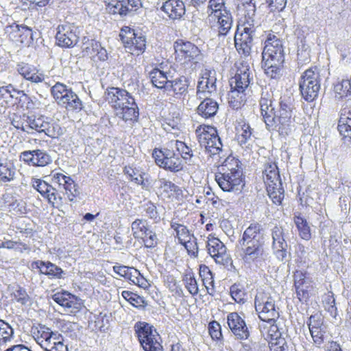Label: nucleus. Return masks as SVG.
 <instances>
[{
  "mask_svg": "<svg viewBox=\"0 0 351 351\" xmlns=\"http://www.w3.org/2000/svg\"><path fill=\"white\" fill-rule=\"evenodd\" d=\"M294 99L289 96L280 97L279 110L276 112L272 101L265 97L260 100V108L266 127L269 130L277 131L280 136H286L293 130L295 119Z\"/></svg>",
  "mask_w": 351,
  "mask_h": 351,
  "instance_id": "f257e3e1",
  "label": "nucleus"
},
{
  "mask_svg": "<svg viewBox=\"0 0 351 351\" xmlns=\"http://www.w3.org/2000/svg\"><path fill=\"white\" fill-rule=\"evenodd\" d=\"M262 58L266 75L272 79L280 78L285 62L282 41L275 35H269L265 42Z\"/></svg>",
  "mask_w": 351,
  "mask_h": 351,
  "instance_id": "f03ea898",
  "label": "nucleus"
},
{
  "mask_svg": "<svg viewBox=\"0 0 351 351\" xmlns=\"http://www.w3.org/2000/svg\"><path fill=\"white\" fill-rule=\"evenodd\" d=\"M105 98L117 111V114L125 122L135 121L138 119V106L127 90L117 87L108 88L105 93Z\"/></svg>",
  "mask_w": 351,
  "mask_h": 351,
  "instance_id": "7ed1b4c3",
  "label": "nucleus"
},
{
  "mask_svg": "<svg viewBox=\"0 0 351 351\" xmlns=\"http://www.w3.org/2000/svg\"><path fill=\"white\" fill-rule=\"evenodd\" d=\"M254 306L261 320L275 325L274 322L279 317L278 308L275 300L268 293L258 291L255 296Z\"/></svg>",
  "mask_w": 351,
  "mask_h": 351,
  "instance_id": "20e7f679",
  "label": "nucleus"
},
{
  "mask_svg": "<svg viewBox=\"0 0 351 351\" xmlns=\"http://www.w3.org/2000/svg\"><path fill=\"white\" fill-rule=\"evenodd\" d=\"M263 178L267 185L268 195L274 204H281L284 198V189L279 171L275 163H268L263 171Z\"/></svg>",
  "mask_w": 351,
  "mask_h": 351,
  "instance_id": "39448f33",
  "label": "nucleus"
},
{
  "mask_svg": "<svg viewBox=\"0 0 351 351\" xmlns=\"http://www.w3.org/2000/svg\"><path fill=\"white\" fill-rule=\"evenodd\" d=\"M135 333L145 351H162L160 337L153 326L146 322H138L134 325Z\"/></svg>",
  "mask_w": 351,
  "mask_h": 351,
  "instance_id": "423d86ee",
  "label": "nucleus"
},
{
  "mask_svg": "<svg viewBox=\"0 0 351 351\" xmlns=\"http://www.w3.org/2000/svg\"><path fill=\"white\" fill-rule=\"evenodd\" d=\"M51 93L58 105L68 110H80L83 104L77 95L62 83H56L51 88Z\"/></svg>",
  "mask_w": 351,
  "mask_h": 351,
  "instance_id": "0eeeda50",
  "label": "nucleus"
},
{
  "mask_svg": "<svg viewBox=\"0 0 351 351\" xmlns=\"http://www.w3.org/2000/svg\"><path fill=\"white\" fill-rule=\"evenodd\" d=\"M299 88L304 99L308 102L314 101L320 90V75L313 69L306 70L301 75Z\"/></svg>",
  "mask_w": 351,
  "mask_h": 351,
  "instance_id": "6e6552de",
  "label": "nucleus"
},
{
  "mask_svg": "<svg viewBox=\"0 0 351 351\" xmlns=\"http://www.w3.org/2000/svg\"><path fill=\"white\" fill-rule=\"evenodd\" d=\"M153 157L160 167L172 172H178L182 169V160L169 147L164 149H154Z\"/></svg>",
  "mask_w": 351,
  "mask_h": 351,
  "instance_id": "1a4fd4ad",
  "label": "nucleus"
},
{
  "mask_svg": "<svg viewBox=\"0 0 351 351\" xmlns=\"http://www.w3.org/2000/svg\"><path fill=\"white\" fill-rule=\"evenodd\" d=\"M80 29L73 23L65 22L57 27L56 43L65 48L74 47L79 40Z\"/></svg>",
  "mask_w": 351,
  "mask_h": 351,
  "instance_id": "9d476101",
  "label": "nucleus"
},
{
  "mask_svg": "<svg viewBox=\"0 0 351 351\" xmlns=\"http://www.w3.org/2000/svg\"><path fill=\"white\" fill-rule=\"evenodd\" d=\"M271 250L275 257L281 262L288 261L291 253L288 251V244L285 240V229L281 226H274L271 229Z\"/></svg>",
  "mask_w": 351,
  "mask_h": 351,
  "instance_id": "9b49d317",
  "label": "nucleus"
},
{
  "mask_svg": "<svg viewBox=\"0 0 351 351\" xmlns=\"http://www.w3.org/2000/svg\"><path fill=\"white\" fill-rule=\"evenodd\" d=\"M252 79V72L250 64L247 62L243 61L237 66L234 76L229 80L230 88H240L245 90Z\"/></svg>",
  "mask_w": 351,
  "mask_h": 351,
  "instance_id": "f8f14e48",
  "label": "nucleus"
},
{
  "mask_svg": "<svg viewBox=\"0 0 351 351\" xmlns=\"http://www.w3.org/2000/svg\"><path fill=\"white\" fill-rule=\"evenodd\" d=\"M52 299L70 314H76L82 306V300L67 291L58 292L52 295Z\"/></svg>",
  "mask_w": 351,
  "mask_h": 351,
  "instance_id": "ddd939ff",
  "label": "nucleus"
},
{
  "mask_svg": "<svg viewBox=\"0 0 351 351\" xmlns=\"http://www.w3.org/2000/svg\"><path fill=\"white\" fill-rule=\"evenodd\" d=\"M306 324L314 343L317 347L320 348L324 342L326 332V326L324 324L322 315L319 314L311 315Z\"/></svg>",
  "mask_w": 351,
  "mask_h": 351,
  "instance_id": "4468645a",
  "label": "nucleus"
},
{
  "mask_svg": "<svg viewBox=\"0 0 351 351\" xmlns=\"http://www.w3.org/2000/svg\"><path fill=\"white\" fill-rule=\"evenodd\" d=\"M199 141L205 146L210 156L219 153V136L216 128L207 126L206 130L199 136Z\"/></svg>",
  "mask_w": 351,
  "mask_h": 351,
  "instance_id": "2eb2a0df",
  "label": "nucleus"
},
{
  "mask_svg": "<svg viewBox=\"0 0 351 351\" xmlns=\"http://www.w3.org/2000/svg\"><path fill=\"white\" fill-rule=\"evenodd\" d=\"M173 47L177 56L184 58V62H196L200 56V50L189 41L178 40L174 43Z\"/></svg>",
  "mask_w": 351,
  "mask_h": 351,
  "instance_id": "dca6fc26",
  "label": "nucleus"
},
{
  "mask_svg": "<svg viewBox=\"0 0 351 351\" xmlns=\"http://www.w3.org/2000/svg\"><path fill=\"white\" fill-rule=\"evenodd\" d=\"M227 323L231 330L238 339H247L250 332L244 320L237 313H230L227 316Z\"/></svg>",
  "mask_w": 351,
  "mask_h": 351,
  "instance_id": "f3484780",
  "label": "nucleus"
},
{
  "mask_svg": "<svg viewBox=\"0 0 351 351\" xmlns=\"http://www.w3.org/2000/svg\"><path fill=\"white\" fill-rule=\"evenodd\" d=\"M15 69L25 80L32 83L38 84L45 79L44 73L33 64L20 62L16 64Z\"/></svg>",
  "mask_w": 351,
  "mask_h": 351,
  "instance_id": "a211bd4d",
  "label": "nucleus"
},
{
  "mask_svg": "<svg viewBox=\"0 0 351 351\" xmlns=\"http://www.w3.org/2000/svg\"><path fill=\"white\" fill-rule=\"evenodd\" d=\"M242 176V171L227 173L221 172V189L226 192L241 191L244 186Z\"/></svg>",
  "mask_w": 351,
  "mask_h": 351,
  "instance_id": "6ab92c4d",
  "label": "nucleus"
},
{
  "mask_svg": "<svg viewBox=\"0 0 351 351\" xmlns=\"http://www.w3.org/2000/svg\"><path fill=\"white\" fill-rule=\"evenodd\" d=\"M139 0H112L106 4V10L111 14L126 16L130 12L138 6Z\"/></svg>",
  "mask_w": 351,
  "mask_h": 351,
  "instance_id": "aec40b11",
  "label": "nucleus"
},
{
  "mask_svg": "<svg viewBox=\"0 0 351 351\" xmlns=\"http://www.w3.org/2000/svg\"><path fill=\"white\" fill-rule=\"evenodd\" d=\"M236 138L240 146L242 147H249L253 142V129L250 127L249 123H245L244 121H241L237 123L236 127Z\"/></svg>",
  "mask_w": 351,
  "mask_h": 351,
  "instance_id": "412c9836",
  "label": "nucleus"
},
{
  "mask_svg": "<svg viewBox=\"0 0 351 351\" xmlns=\"http://www.w3.org/2000/svg\"><path fill=\"white\" fill-rule=\"evenodd\" d=\"M246 241L239 240V243L246 257L250 260H256L260 258L263 254V246L260 240Z\"/></svg>",
  "mask_w": 351,
  "mask_h": 351,
  "instance_id": "4be33fe9",
  "label": "nucleus"
},
{
  "mask_svg": "<svg viewBox=\"0 0 351 351\" xmlns=\"http://www.w3.org/2000/svg\"><path fill=\"white\" fill-rule=\"evenodd\" d=\"M33 268L39 269L40 274L48 276L50 278H62L64 274V271L55 264L51 262L43 261H34L32 263Z\"/></svg>",
  "mask_w": 351,
  "mask_h": 351,
  "instance_id": "5701e85b",
  "label": "nucleus"
},
{
  "mask_svg": "<svg viewBox=\"0 0 351 351\" xmlns=\"http://www.w3.org/2000/svg\"><path fill=\"white\" fill-rule=\"evenodd\" d=\"M161 9L173 20L181 19L186 12L184 3L180 0H168L163 3Z\"/></svg>",
  "mask_w": 351,
  "mask_h": 351,
  "instance_id": "b1692460",
  "label": "nucleus"
},
{
  "mask_svg": "<svg viewBox=\"0 0 351 351\" xmlns=\"http://www.w3.org/2000/svg\"><path fill=\"white\" fill-rule=\"evenodd\" d=\"M269 335L271 337L269 344L270 351H289V346L285 337L278 331V326H270Z\"/></svg>",
  "mask_w": 351,
  "mask_h": 351,
  "instance_id": "393cba45",
  "label": "nucleus"
},
{
  "mask_svg": "<svg viewBox=\"0 0 351 351\" xmlns=\"http://www.w3.org/2000/svg\"><path fill=\"white\" fill-rule=\"evenodd\" d=\"M40 347L45 351H69L62 336L58 332H53L51 337L41 343Z\"/></svg>",
  "mask_w": 351,
  "mask_h": 351,
  "instance_id": "a878e982",
  "label": "nucleus"
},
{
  "mask_svg": "<svg viewBox=\"0 0 351 351\" xmlns=\"http://www.w3.org/2000/svg\"><path fill=\"white\" fill-rule=\"evenodd\" d=\"M149 77L154 86L158 88H163L167 91V86L172 76L158 68H155L149 73Z\"/></svg>",
  "mask_w": 351,
  "mask_h": 351,
  "instance_id": "bb28decb",
  "label": "nucleus"
},
{
  "mask_svg": "<svg viewBox=\"0 0 351 351\" xmlns=\"http://www.w3.org/2000/svg\"><path fill=\"white\" fill-rule=\"evenodd\" d=\"M254 24V20L250 18L246 21L245 23L241 27H238L237 32L241 28H243L241 33L239 34V40L247 43L252 45V41L256 37V29Z\"/></svg>",
  "mask_w": 351,
  "mask_h": 351,
  "instance_id": "cd10ccee",
  "label": "nucleus"
},
{
  "mask_svg": "<svg viewBox=\"0 0 351 351\" xmlns=\"http://www.w3.org/2000/svg\"><path fill=\"white\" fill-rule=\"evenodd\" d=\"M219 109L217 101L212 99L206 98L197 107V112L199 115L209 118L213 117Z\"/></svg>",
  "mask_w": 351,
  "mask_h": 351,
  "instance_id": "c85d7f7f",
  "label": "nucleus"
},
{
  "mask_svg": "<svg viewBox=\"0 0 351 351\" xmlns=\"http://www.w3.org/2000/svg\"><path fill=\"white\" fill-rule=\"evenodd\" d=\"M244 90L240 88H231L228 94L229 105L233 109H239L245 100Z\"/></svg>",
  "mask_w": 351,
  "mask_h": 351,
  "instance_id": "c756f323",
  "label": "nucleus"
},
{
  "mask_svg": "<svg viewBox=\"0 0 351 351\" xmlns=\"http://www.w3.org/2000/svg\"><path fill=\"white\" fill-rule=\"evenodd\" d=\"M16 169L13 163L8 160H0V180L10 182L14 178Z\"/></svg>",
  "mask_w": 351,
  "mask_h": 351,
  "instance_id": "7c9ffc66",
  "label": "nucleus"
},
{
  "mask_svg": "<svg viewBox=\"0 0 351 351\" xmlns=\"http://www.w3.org/2000/svg\"><path fill=\"white\" fill-rule=\"evenodd\" d=\"M216 78L210 77L208 73H205L202 77V79L198 82L197 93L199 95L201 93H211L216 90Z\"/></svg>",
  "mask_w": 351,
  "mask_h": 351,
  "instance_id": "2f4dec72",
  "label": "nucleus"
},
{
  "mask_svg": "<svg viewBox=\"0 0 351 351\" xmlns=\"http://www.w3.org/2000/svg\"><path fill=\"white\" fill-rule=\"evenodd\" d=\"M189 86L187 79L182 76L174 80L171 79L170 82L167 84V91L172 90L176 95H182L186 92Z\"/></svg>",
  "mask_w": 351,
  "mask_h": 351,
  "instance_id": "473e14b6",
  "label": "nucleus"
},
{
  "mask_svg": "<svg viewBox=\"0 0 351 351\" xmlns=\"http://www.w3.org/2000/svg\"><path fill=\"white\" fill-rule=\"evenodd\" d=\"M171 149L176 148L183 159L190 160L193 156L192 150L184 142L178 140L171 141L167 145Z\"/></svg>",
  "mask_w": 351,
  "mask_h": 351,
  "instance_id": "72a5a7b5",
  "label": "nucleus"
},
{
  "mask_svg": "<svg viewBox=\"0 0 351 351\" xmlns=\"http://www.w3.org/2000/svg\"><path fill=\"white\" fill-rule=\"evenodd\" d=\"M335 97L340 99L351 95V82L348 79L337 82L334 87Z\"/></svg>",
  "mask_w": 351,
  "mask_h": 351,
  "instance_id": "f704fd0d",
  "label": "nucleus"
},
{
  "mask_svg": "<svg viewBox=\"0 0 351 351\" xmlns=\"http://www.w3.org/2000/svg\"><path fill=\"white\" fill-rule=\"evenodd\" d=\"M208 10L211 11L208 16V21L212 27L219 29V0H210Z\"/></svg>",
  "mask_w": 351,
  "mask_h": 351,
  "instance_id": "c9c22d12",
  "label": "nucleus"
},
{
  "mask_svg": "<svg viewBox=\"0 0 351 351\" xmlns=\"http://www.w3.org/2000/svg\"><path fill=\"white\" fill-rule=\"evenodd\" d=\"M294 222L298 230L300 237L306 241L309 240L311 237V233L307 221L300 216H296L294 218Z\"/></svg>",
  "mask_w": 351,
  "mask_h": 351,
  "instance_id": "e433bc0d",
  "label": "nucleus"
},
{
  "mask_svg": "<svg viewBox=\"0 0 351 351\" xmlns=\"http://www.w3.org/2000/svg\"><path fill=\"white\" fill-rule=\"evenodd\" d=\"M207 250L210 257L216 263H218V258H219V239L218 237H215L214 234H210L208 237Z\"/></svg>",
  "mask_w": 351,
  "mask_h": 351,
  "instance_id": "4c0bfd02",
  "label": "nucleus"
},
{
  "mask_svg": "<svg viewBox=\"0 0 351 351\" xmlns=\"http://www.w3.org/2000/svg\"><path fill=\"white\" fill-rule=\"evenodd\" d=\"M239 164L240 162L238 159H236L232 156H229L221 164V172L227 173L242 171Z\"/></svg>",
  "mask_w": 351,
  "mask_h": 351,
  "instance_id": "58836bf2",
  "label": "nucleus"
},
{
  "mask_svg": "<svg viewBox=\"0 0 351 351\" xmlns=\"http://www.w3.org/2000/svg\"><path fill=\"white\" fill-rule=\"evenodd\" d=\"M232 25V19L231 14L228 12L223 6V3H221V35H226L231 29Z\"/></svg>",
  "mask_w": 351,
  "mask_h": 351,
  "instance_id": "ea45409f",
  "label": "nucleus"
},
{
  "mask_svg": "<svg viewBox=\"0 0 351 351\" xmlns=\"http://www.w3.org/2000/svg\"><path fill=\"white\" fill-rule=\"evenodd\" d=\"M131 229L134 238L143 237L150 229L147 221L137 219L132 223Z\"/></svg>",
  "mask_w": 351,
  "mask_h": 351,
  "instance_id": "a19ab883",
  "label": "nucleus"
},
{
  "mask_svg": "<svg viewBox=\"0 0 351 351\" xmlns=\"http://www.w3.org/2000/svg\"><path fill=\"white\" fill-rule=\"evenodd\" d=\"M261 225L258 223H252L246 230L244 231L242 238L240 240H243V243L246 241L260 240L261 235Z\"/></svg>",
  "mask_w": 351,
  "mask_h": 351,
  "instance_id": "79ce46f5",
  "label": "nucleus"
},
{
  "mask_svg": "<svg viewBox=\"0 0 351 351\" xmlns=\"http://www.w3.org/2000/svg\"><path fill=\"white\" fill-rule=\"evenodd\" d=\"M171 228H173L176 232V236L178 239L180 243H185V241L188 240L193 235L191 234L189 230L186 226L178 223L175 221L171 222Z\"/></svg>",
  "mask_w": 351,
  "mask_h": 351,
  "instance_id": "37998d69",
  "label": "nucleus"
},
{
  "mask_svg": "<svg viewBox=\"0 0 351 351\" xmlns=\"http://www.w3.org/2000/svg\"><path fill=\"white\" fill-rule=\"evenodd\" d=\"M14 330L11 326L0 319V345L5 344L13 338Z\"/></svg>",
  "mask_w": 351,
  "mask_h": 351,
  "instance_id": "c03bdc74",
  "label": "nucleus"
},
{
  "mask_svg": "<svg viewBox=\"0 0 351 351\" xmlns=\"http://www.w3.org/2000/svg\"><path fill=\"white\" fill-rule=\"evenodd\" d=\"M5 203L10 211L12 210L19 215L26 213L25 203L21 199H17L12 196L10 199L5 200Z\"/></svg>",
  "mask_w": 351,
  "mask_h": 351,
  "instance_id": "a18cd8bd",
  "label": "nucleus"
},
{
  "mask_svg": "<svg viewBox=\"0 0 351 351\" xmlns=\"http://www.w3.org/2000/svg\"><path fill=\"white\" fill-rule=\"evenodd\" d=\"M34 158V166L45 167L51 162V156L45 151L41 149L32 150Z\"/></svg>",
  "mask_w": 351,
  "mask_h": 351,
  "instance_id": "49530a36",
  "label": "nucleus"
},
{
  "mask_svg": "<svg viewBox=\"0 0 351 351\" xmlns=\"http://www.w3.org/2000/svg\"><path fill=\"white\" fill-rule=\"evenodd\" d=\"M338 130L344 140L348 139L351 141V119L339 118L338 123Z\"/></svg>",
  "mask_w": 351,
  "mask_h": 351,
  "instance_id": "de8ad7c7",
  "label": "nucleus"
},
{
  "mask_svg": "<svg viewBox=\"0 0 351 351\" xmlns=\"http://www.w3.org/2000/svg\"><path fill=\"white\" fill-rule=\"evenodd\" d=\"M41 117L39 118H31L29 117H27V119L26 121L23 123H22L21 127H20L19 125H14L17 128H21V130L24 132H27L28 133H30V130H36L38 132H40V125H41Z\"/></svg>",
  "mask_w": 351,
  "mask_h": 351,
  "instance_id": "09e8293b",
  "label": "nucleus"
},
{
  "mask_svg": "<svg viewBox=\"0 0 351 351\" xmlns=\"http://www.w3.org/2000/svg\"><path fill=\"white\" fill-rule=\"evenodd\" d=\"M82 43V49L84 54L95 57V50L99 47V43L93 39L84 37Z\"/></svg>",
  "mask_w": 351,
  "mask_h": 351,
  "instance_id": "8fccbe9b",
  "label": "nucleus"
},
{
  "mask_svg": "<svg viewBox=\"0 0 351 351\" xmlns=\"http://www.w3.org/2000/svg\"><path fill=\"white\" fill-rule=\"evenodd\" d=\"M54 332L52 331L49 328L45 325H40L38 328L37 331L34 332V338L38 344L41 346L45 341H46Z\"/></svg>",
  "mask_w": 351,
  "mask_h": 351,
  "instance_id": "3c124183",
  "label": "nucleus"
},
{
  "mask_svg": "<svg viewBox=\"0 0 351 351\" xmlns=\"http://www.w3.org/2000/svg\"><path fill=\"white\" fill-rule=\"evenodd\" d=\"M121 295L124 299L129 302L132 306L135 307H142L144 304L143 298L138 295L129 291H123Z\"/></svg>",
  "mask_w": 351,
  "mask_h": 351,
  "instance_id": "603ef678",
  "label": "nucleus"
},
{
  "mask_svg": "<svg viewBox=\"0 0 351 351\" xmlns=\"http://www.w3.org/2000/svg\"><path fill=\"white\" fill-rule=\"evenodd\" d=\"M230 294L232 298L237 303H243L245 301V293L240 285L234 284L230 288Z\"/></svg>",
  "mask_w": 351,
  "mask_h": 351,
  "instance_id": "864d4df0",
  "label": "nucleus"
},
{
  "mask_svg": "<svg viewBox=\"0 0 351 351\" xmlns=\"http://www.w3.org/2000/svg\"><path fill=\"white\" fill-rule=\"evenodd\" d=\"M221 265L224 266L228 271L235 272V268L232 264V260L230 254H226V247L221 241Z\"/></svg>",
  "mask_w": 351,
  "mask_h": 351,
  "instance_id": "5fc2aeb1",
  "label": "nucleus"
},
{
  "mask_svg": "<svg viewBox=\"0 0 351 351\" xmlns=\"http://www.w3.org/2000/svg\"><path fill=\"white\" fill-rule=\"evenodd\" d=\"M32 186L45 197L47 193H49V189H51V185L41 179L32 178Z\"/></svg>",
  "mask_w": 351,
  "mask_h": 351,
  "instance_id": "6e6d98bb",
  "label": "nucleus"
},
{
  "mask_svg": "<svg viewBox=\"0 0 351 351\" xmlns=\"http://www.w3.org/2000/svg\"><path fill=\"white\" fill-rule=\"evenodd\" d=\"M244 351H265L267 345L265 340L263 341H254L250 340L247 343L243 344Z\"/></svg>",
  "mask_w": 351,
  "mask_h": 351,
  "instance_id": "4d7b16f0",
  "label": "nucleus"
},
{
  "mask_svg": "<svg viewBox=\"0 0 351 351\" xmlns=\"http://www.w3.org/2000/svg\"><path fill=\"white\" fill-rule=\"evenodd\" d=\"M69 201H73L74 198L80 195V191L73 179L70 177V181L66 182L63 185Z\"/></svg>",
  "mask_w": 351,
  "mask_h": 351,
  "instance_id": "13d9d810",
  "label": "nucleus"
},
{
  "mask_svg": "<svg viewBox=\"0 0 351 351\" xmlns=\"http://www.w3.org/2000/svg\"><path fill=\"white\" fill-rule=\"evenodd\" d=\"M183 280L185 283V287L189 292L195 295L198 293V286L196 279L191 274H186L184 276Z\"/></svg>",
  "mask_w": 351,
  "mask_h": 351,
  "instance_id": "bf43d9fd",
  "label": "nucleus"
},
{
  "mask_svg": "<svg viewBox=\"0 0 351 351\" xmlns=\"http://www.w3.org/2000/svg\"><path fill=\"white\" fill-rule=\"evenodd\" d=\"M32 41V29L26 25L22 26L19 36V41L17 43H20L24 45H29Z\"/></svg>",
  "mask_w": 351,
  "mask_h": 351,
  "instance_id": "052dcab7",
  "label": "nucleus"
},
{
  "mask_svg": "<svg viewBox=\"0 0 351 351\" xmlns=\"http://www.w3.org/2000/svg\"><path fill=\"white\" fill-rule=\"evenodd\" d=\"M187 250L188 254L191 256L197 257L198 254V246L197 243V239L193 236L188 240L185 241V243H182Z\"/></svg>",
  "mask_w": 351,
  "mask_h": 351,
  "instance_id": "680f3d73",
  "label": "nucleus"
},
{
  "mask_svg": "<svg viewBox=\"0 0 351 351\" xmlns=\"http://www.w3.org/2000/svg\"><path fill=\"white\" fill-rule=\"evenodd\" d=\"M234 45L239 53L243 54L245 56H247L250 54L252 45L247 43L239 41V33H237L234 36Z\"/></svg>",
  "mask_w": 351,
  "mask_h": 351,
  "instance_id": "e2e57ef3",
  "label": "nucleus"
},
{
  "mask_svg": "<svg viewBox=\"0 0 351 351\" xmlns=\"http://www.w3.org/2000/svg\"><path fill=\"white\" fill-rule=\"evenodd\" d=\"M137 34L138 32H135L134 29L125 26L121 28L119 36L125 45V43H129L128 42H130L131 40L134 39Z\"/></svg>",
  "mask_w": 351,
  "mask_h": 351,
  "instance_id": "0e129e2a",
  "label": "nucleus"
},
{
  "mask_svg": "<svg viewBox=\"0 0 351 351\" xmlns=\"http://www.w3.org/2000/svg\"><path fill=\"white\" fill-rule=\"evenodd\" d=\"M324 307L332 317H336L337 315V308L335 306V300L332 294L327 295L325 298Z\"/></svg>",
  "mask_w": 351,
  "mask_h": 351,
  "instance_id": "69168bd1",
  "label": "nucleus"
},
{
  "mask_svg": "<svg viewBox=\"0 0 351 351\" xmlns=\"http://www.w3.org/2000/svg\"><path fill=\"white\" fill-rule=\"evenodd\" d=\"M22 26L23 25L13 23L12 25L6 27L5 32L8 34L10 40L16 43L19 41V36Z\"/></svg>",
  "mask_w": 351,
  "mask_h": 351,
  "instance_id": "338daca9",
  "label": "nucleus"
},
{
  "mask_svg": "<svg viewBox=\"0 0 351 351\" xmlns=\"http://www.w3.org/2000/svg\"><path fill=\"white\" fill-rule=\"evenodd\" d=\"M135 50L137 54L143 53L146 47V38L141 32H138L135 38Z\"/></svg>",
  "mask_w": 351,
  "mask_h": 351,
  "instance_id": "774afa93",
  "label": "nucleus"
}]
</instances>
